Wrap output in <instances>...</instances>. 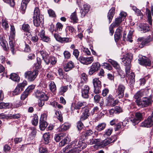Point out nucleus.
Listing matches in <instances>:
<instances>
[{
    "label": "nucleus",
    "mask_w": 153,
    "mask_h": 153,
    "mask_svg": "<svg viewBox=\"0 0 153 153\" xmlns=\"http://www.w3.org/2000/svg\"><path fill=\"white\" fill-rule=\"evenodd\" d=\"M84 144L82 141L75 140L72 141L63 149L65 153H79L83 148L82 145Z\"/></svg>",
    "instance_id": "nucleus-1"
},
{
    "label": "nucleus",
    "mask_w": 153,
    "mask_h": 153,
    "mask_svg": "<svg viewBox=\"0 0 153 153\" xmlns=\"http://www.w3.org/2000/svg\"><path fill=\"white\" fill-rule=\"evenodd\" d=\"M40 15L39 8H35L34 12L33 22L35 26L38 27L43 22V19Z\"/></svg>",
    "instance_id": "nucleus-2"
},
{
    "label": "nucleus",
    "mask_w": 153,
    "mask_h": 153,
    "mask_svg": "<svg viewBox=\"0 0 153 153\" xmlns=\"http://www.w3.org/2000/svg\"><path fill=\"white\" fill-rule=\"evenodd\" d=\"M36 95L37 97L40 99L38 103L39 107H42L44 104L45 101H47L48 99V97L44 92L40 91H37Z\"/></svg>",
    "instance_id": "nucleus-3"
},
{
    "label": "nucleus",
    "mask_w": 153,
    "mask_h": 153,
    "mask_svg": "<svg viewBox=\"0 0 153 153\" xmlns=\"http://www.w3.org/2000/svg\"><path fill=\"white\" fill-rule=\"evenodd\" d=\"M126 89V87L124 85L119 84L115 89V96L116 97L119 99L123 98L124 95V92Z\"/></svg>",
    "instance_id": "nucleus-4"
},
{
    "label": "nucleus",
    "mask_w": 153,
    "mask_h": 153,
    "mask_svg": "<svg viewBox=\"0 0 153 153\" xmlns=\"http://www.w3.org/2000/svg\"><path fill=\"white\" fill-rule=\"evenodd\" d=\"M78 88L82 89V95L83 97L87 98L88 97V94L89 93V87L88 86L83 85L82 82L79 83Z\"/></svg>",
    "instance_id": "nucleus-5"
},
{
    "label": "nucleus",
    "mask_w": 153,
    "mask_h": 153,
    "mask_svg": "<svg viewBox=\"0 0 153 153\" xmlns=\"http://www.w3.org/2000/svg\"><path fill=\"white\" fill-rule=\"evenodd\" d=\"M138 60L140 64L145 66H150L151 64L150 60L145 56L139 55L138 57Z\"/></svg>",
    "instance_id": "nucleus-6"
},
{
    "label": "nucleus",
    "mask_w": 153,
    "mask_h": 153,
    "mask_svg": "<svg viewBox=\"0 0 153 153\" xmlns=\"http://www.w3.org/2000/svg\"><path fill=\"white\" fill-rule=\"evenodd\" d=\"M135 102L138 106L140 108L146 107L148 106L151 102V100L147 97H143L141 100H136Z\"/></svg>",
    "instance_id": "nucleus-7"
},
{
    "label": "nucleus",
    "mask_w": 153,
    "mask_h": 153,
    "mask_svg": "<svg viewBox=\"0 0 153 153\" xmlns=\"http://www.w3.org/2000/svg\"><path fill=\"white\" fill-rule=\"evenodd\" d=\"M38 74V71L35 70L33 71H29L26 72L25 74V77L29 81H33L36 77Z\"/></svg>",
    "instance_id": "nucleus-8"
},
{
    "label": "nucleus",
    "mask_w": 153,
    "mask_h": 153,
    "mask_svg": "<svg viewBox=\"0 0 153 153\" xmlns=\"http://www.w3.org/2000/svg\"><path fill=\"white\" fill-rule=\"evenodd\" d=\"M117 100H114L112 96L109 94L106 98L105 105L107 106H114L118 102Z\"/></svg>",
    "instance_id": "nucleus-9"
},
{
    "label": "nucleus",
    "mask_w": 153,
    "mask_h": 153,
    "mask_svg": "<svg viewBox=\"0 0 153 153\" xmlns=\"http://www.w3.org/2000/svg\"><path fill=\"white\" fill-rule=\"evenodd\" d=\"M93 83L94 88V92L96 94H98L100 92V89L101 87V82L99 79L95 78L93 79Z\"/></svg>",
    "instance_id": "nucleus-10"
},
{
    "label": "nucleus",
    "mask_w": 153,
    "mask_h": 153,
    "mask_svg": "<svg viewBox=\"0 0 153 153\" xmlns=\"http://www.w3.org/2000/svg\"><path fill=\"white\" fill-rule=\"evenodd\" d=\"M27 82L24 81L22 83L19 84L13 92L14 95H17L19 94L23 90L25 86L27 85Z\"/></svg>",
    "instance_id": "nucleus-11"
},
{
    "label": "nucleus",
    "mask_w": 153,
    "mask_h": 153,
    "mask_svg": "<svg viewBox=\"0 0 153 153\" xmlns=\"http://www.w3.org/2000/svg\"><path fill=\"white\" fill-rule=\"evenodd\" d=\"M100 67V63L98 62L93 63L91 66L88 73L90 75H92L95 72L97 71Z\"/></svg>",
    "instance_id": "nucleus-12"
},
{
    "label": "nucleus",
    "mask_w": 153,
    "mask_h": 153,
    "mask_svg": "<svg viewBox=\"0 0 153 153\" xmlns=\"http://www.w3.org/2000/svg\"><path fill=\"white\" fill-rule=\"evenodd\" d=\"M79 60L82 63L87 65L91 63L93 61L94 59L92 57H84L80 56Z\"/></svg>",
    "instance_id": "nucleus-13"
},
{
    "label": "nucleus",
    "mask_w": 153,
    "mask_h": 153,
    "mask_svg": "<svg viewBox=\"0 0 153 153\" xmlns=\"http://www.w3.org/2000/svg\"><path fill=\"white\" fill-rule=\"evenodd\" d=\"M89 111V110L87 107H85L82 108V114L80 117V120H84L88 117L90 115Z\"/></svg>",
    "instance_id": "nucleus-14"
},
{
    "label": "nucleus",
    "mask_w": 153,
    "mask_h": 153,
    "mask_svg": "<svg viewBox=\"0 0 153 153\" xmlns=\"http://www.w3.org/2000/svg\"><path fill=\"white\" fill-rule=\"evenodd\" d=\"M151 118L149 116L147 119L144 120L141 124V126L149 128L153 125V120H151Z\"/></svg>",
    "instance_id": "nucleus-15"
},
{
    "label": "nucleus",
    "mask_w": 153,
    "mask_h": 153,
    "mask_svg": "<svg viewBox=\"0 0 153 153\" xmlns=\"http://www.w3.org/2000/svg\"><path fill=\"white\" fill-rule=\"evenodd\" d=\"M122 30L123 28L121 26L119 27L116 29L114 36L115 41H118L121 37Z\"/></svg>",
    "instance_id": "nucleus-16"
},
{
    "label": "nucleus",
    "mask_w": 153,
    "mask_h": 153,
    "mask_svg": "<svg viewBox=\"0 0 153 153\" xmlns=\"http://www.w3.org/2000/svg\"><path fill=\"white\" fill-rule=\"evenodd\" d=\"M138 27L139 30L142 33H145L149 30V27L144 24L138 23Z\"/></svg>",
    "instance_id": "nucleus-17"
},
{
    "label": "nucleus",
    "mask_w": 153,
    "mask_h": 153,
    "mask_svg": "<svg viewBox=\"0 0 153 153\" xmlns=\"http://www.w3.org/2000/svg\"><path fill=\"white\" fill-rule=\"evenodd\" d=\"M57 61V58L53 56L48 57V58H46L45 59V62L47 65L49 63H51V64L52 65H54L56 63Z\"/></svg>",
    "instance_id": "nucleus-18"
},
{
    "label": "nucleus",
    "mask_w": 153,
    "mask_h": 153,
    "mask_svg": "<svg viewBox=\"0 0 153 153\" xmlns=\"http://www.w3.org/2000/svg\"><path fill=\"white\" fill-rule=\"evenodd\" d=\"M152 40V38L151 36H149L146 38L143 39L142 43L140 45L139 47L141 48H142L145 46L148 45Z\"/></svg>",
    "instance_id": "nucleus-19"
},
{
    "label": "nucleus",
    "mask_w": 153,
    "mask_h": 153,
    "mask_svg": "<svg viewBox=\"0 0 153 153\" xmlns=\"http://www.w3.org/2000/svg\"><path fill=\"white\" fill-rule=\"evenodd\" d=\"M86 139V142L88 144L90 145L96 144L98 145L99 142H101V140L99 139H93L88 138V139Z\"/></svg>",
    "instance_id": "nucleus-20"
},
{
    "label": "nucleus",
    "mask_w": 153,
    "mask_h": 153,
    "mask_svg": "<svg viewBox=\"0 0 153 153\" xmlns=\"http://www.w3.org/2000/svg\"><path fill=\"white\" fill-rule=\"evenodd\" d=\"M114 140H112L111 138H108L107 139L104 140L101 142H99L98 146H105L108 145L110 143L114 142Z\"/></svg>",
    "instance_id": "nucleus-21"
},
{
    "label": "nucleus",
    "mask_w": 153,
    "mask_h": 153,
    "mask_svg": "<svg viewBox=\"0 0 153 153\" xmlns=\"http://www.w3.org/2000/svg\"><path fill=\"white\" fill-rule=\"evenodd\" d=\"M115 8L114 7H112L109 10L108 13L107 17L109 20V23H110L112 21V19L113 18L114 15V12Z\"/></svg>",
    "instance_id": "nucleus-22"
},
{
    "label": "nucleus",
    "mask_w": 153,
    "mask_h": 153,
    "mask_svg": "<svg viewBox=\"0 0 153 153\" xmlns=\"http://www.w3.org/2000/svg\"><path fill=\"white\" fill-rule=\"evenodd\" d=\"M74 67V63L71 61H70L65 66L64 70L65 71H68L71 70Z\"/></svg>",
    "instance_id": "nucleus-23"
},
{
    "label": "nucleus",
    "mask_w": 153,
    "mask_h": 153,
    "mask_svg": "<svg viewBox=\"0 0 153 153\" xmlns=\"http://www.w3.org/2000/svg\"><path fill=\"white\" fill-rule=\"evenodd\" d=\"M22 29L24 31L27 33H26L27 35L28 34V35H31V33L30 31V27L28 24H23L22 25Z\"/></svg>",
    "instance_id": "nucleus-24"
},
{
    "label": "nucleus",
    "mask_w": 153,
    "mask_h": 153,
    "mask_svg": "<svg viewBox=\"0 0 153 153\" xmlns=\"http://www.w3.org/2000/svg\"><path fill=\"white\" fill-rule=\"evenodd\" d=\"M146 14L148 18V20L149 24L152 25V16L151 12L150 10L148 8L146 9Z\"/></svg>",
    "instance_id": "nucleus-25"
},
{
    "label": "nucleus",
    "mask_w": 153,
    "mask_h": 153,
    "mask_svg": "<svg viewBox=\"0 0 153 153\" xmlns=\"http://www.w3.org/2000/svg\"><path fill=\"white\" fill-rule=\"evenodd\" d=\"M108 61L113 65V67L117 70H119L120 68L118 64L115 61L111 59L108 60Z\"/></svg>",
    "instance_id": "nucleus-26"
},
{
    "label": "nucleus",
    "mask_w": 153,
    "mask_h": 153,
    "mask_svg": "<svg viewBox=\"0 0 153 153\" xmlns=\"http://www.w3.org/2000/svg\"><path fill=\"white\" fill-rule=\"evenodd\" d=\"M126 76L128 77V79L130 81V84L131 83L132 85L134 84L135 77L134 73H131L130 74L129 73V74L127 76Z\"/></svg>",
    "instance_id": "nucleus-27"
},
{
    "label": "nucleus",
    "mask_w": 153,
    "mask_h": 153,
    "mask_svg": "<svg viewBox=\"0 0 153 153\" xmlns=\"http://www.w3.org/2000/svg\"><path fill=\"white\" fill-rule=\"evenodd\" d=\"M10 79L16 82H18L20 80V78L19 76L15 73H12L10 76Z\"/></svg>",
    "instance_id": "nucleus-28"
},
{
    "label": "nucleus",
    "mask_w": 153,
    "mask_h": 153,
    "mask_svg": "<svg viewBox=\"0 0 153 153\" xmlns=\"http://www.w3.org/2000/svg\"><path fill=\"white\" fill-rule=\"evenodd\" d=\"M123 20L119 17L115 19V21L111 24L113 26L117 27L119 26Z\"/></svg>",
    "instance_id": "nucleus-29"
},
{
    "label": "nucleus",
    "mask_w": 153,
    "mask_h": 153,
    "mask_svg": "<svg viewBox=\"0 0 153 153\" xmlns=\"http://www.w3.org/2000/svg\"><path fill=\"white\" fill-rule=\"evenodd\" d=\"M45 144H48L49 143L50 137V134L49 133H45L43 136Z\"/></svg>",
    "instance_id": "nucleus-30"
},
{
    "label": "nucleus",
    "mask_w": 153,
    "mask_h": 153,
    "mask_svg": "<svg viewBox=\"0 0 153 153\" xmlns=\"http://www.w3.org/2000/svg\"><path fill=\"white\" fill-rule=\"evenodd\" d=\"M27 4V3L22 1L21 3V7L20 8V12L23 14H24L25 12Z\"/></svg>",
    "instance_id": "nucleus-31"
},
{
    "label": "nucleus",
    "mask_w": 153,
    "mask_h": 153,
    "mask_svg": "<svg viewBox=\"0 0 153 153\" xmlns=\"http://www.w3.org/2000/svg\"><path fill=\"white\" fill-rule=\"evenodd\" d=\"M126 34L124 33L123 36V40L124 41H125L126 40L131 42H132L133 41L132 40V34L131 33H129L127 35V38H126Z\"/></svg>",
    "instance_id": "nucleus-32"
},
{
    "label": "nucleus",
    "mask_w": 153,
    "mask_h": 153,
    "mask_svg": "<svg viewBox=\"0 0 153 153\" xmlns=\"http://www.w3.org/2000/svg\"><path fill=\"white\" fill-rule=\"evenodd\" d=\"M106 126V124L105 123L99 124L96 127V129L98 131H100L104 129Z\"/></svg>",
    "instance_id": "nucleus-33"
},
{
    "label": "nucleus",
    "mask_w": 153,
    "mask_h": 153,
    "mask_svg": "<svg viewBox=\"0 0 153 153\" xmlns=\"http://www.w3.org/2000/svg\"><path fill=\"white\" fill-rule=\"evenodd\" d=\"M38 54H40L42 57V58L45 61V59L48 58V55L45 51L43 50L40 51Z\"/></svg>",
    "instance_id": "nucleus-34"
},
{
    "label": "nucleus",
    "mask_w": 153,
    "mask_h": 153,
    "mask_svg": "<svg viewBox=\"0 0 153 153\" xmlns=\"http://www.w3.org/2000/svg\"><path fill=\"white\" fill-rule=\"evenodd\" d=\"M124 57L127 59L128 60L127 64H130L131 61L133 58V54L131 53H128L126 54Z\"/></svg>",
    "instance_id": "nucleus-35"
},
{
    "label": "nucleus",
    "mask_w": 153,
    "mask_h": 153,
    "mask_svg": "<svg viewBox=\"0 0 153 153\" xmlns=\"http://www.w3.org/2000/svg\"><path fill=\"white\" fill-rule=\"evenodd\" d=\"M93 133V131L92 130L89 129L86 131L82 135H84L85 138L86 139H88V138H89V137L91 136L92 135Z\"/></svg>",
    "instance_id": "nucleus-36"
},
{
    "label": "nucleus",
    "mask_w": 153,
    "mask_h": 153,
    "mask_svg": "<svg viewBox=\"0 0 153 153\" xmlns=\"http://www.w3.org/2000/svg\"><path fill=\"white\" fill-rule=\"evenodd\" d=\"M39 127L41 130H44L48 126V124L45 121H40Z\"/></svg>",
    "instance_id": "nucleus-37"
},
{
    "label": "nucleus",
    "mask_w": 153,
    "mask_h": 153,
    "mask_svg": "<svg viewBox=\"0 0 153 153\" xmlns=\"http://www.w3.org/2000/svg\"><path fill=\"white\" fill-rule=\"evenodd\" d=\"M68 88V85L67 86H63L61 87L59 89V94L61 95H62L67 91Z\"/></svg>",
    "instance_id": "nucleus-38"
},
{
    "label": "nucleus",
    "mask_w": 153,
    "mask_h": 153,
    "mask_svg": "<svg viewBox=\"0 0 153 153\" xmlns=\"http://www.w3.org/2000/svg\"><path fill=\"white\" fill-rule=\"evenodd\" d=\"M143 91H138L134 96V97L136 100H139V99L142 97L143 95Z\"/></svg>",
    "instance_id": "nucleus-39"
},
{
    "label": "nucleus",
    "mask_w": 153,
    "mask_h": 153,
    "mask_svg": "<svg viewBox=\"0 0 153 153\" xmlns=\"http://www.w3.org/2000/svg\"><path fill=\"white\" fill-rule=\"evenodd\" d=\"M135 117L140 122L143 119V114L140 112H137L135 114Z\"/></svg>",
    "instance_id": "nucleus-40"
},
{
    "label": "nucleus",
    "mask_w": 153,
    "mask_h": 153,
    "mask_svg": "<svg viewBox=\"0 0 153 153\" xmlns=\"http://www.w3.org/2000/svg\"><path fill=\"white\" fill-rule=\"evenodd\" d=\"M131 7L132 9L136 13L138 16H141V17L143 16V14L140 10L134 6H132Z\"/></svg>",
    "instance_id": "nucleus-41"
},
{
    "label": "nucleus",
    "mask_w": 153,
    "mask_h": 153,
    "mask_svg": "<svg viewBox=\"0 0 153 153\" xmlns=\"http://www.w3.org/2000/svg\"><path fill=\"white\" fill-rule=\"evenodd\" d=\"M10 104L8 103H5L0 101V108H9L10 106Z\"/></svg>",
    "instance_id": "nucleus-42"
},
{
    "label": "nucleus",
    "mask_w": 153,
    "mask_h": 153,
    "mask_svg": "<svg viewBox=\"0 0 153 153\" xmlns=\"http://www.w3.org/2000/svg\"><path fill=\"white\" fill-rule=\"evenodd\" d=\"M32 122L33 125L36 126L37 125L38 122V118L37 115H35L33 116Z\"/></svg>",
    "instance_id": "nucleus-43"
},
{
    "label": "nucleus",
    "mask_w": 153,
    "mask_h": 153,
    "mask_svg": "<svg viewBox=\"0 0 153 153\" xmlns=\"http://www.w3.org/2000/svg\"><path fill=\"white\" fill-rule=\"evenodd\" d=\"M39 153H49L47 149L45 146H42L39 148Z\"/></svg>",
    "instance_id": "nucleus-44"
},
{
    "label": "nucleus",
    "mask_w": 153,
    "mask_h": 153,
    "mask_svg": "<svg viewBox=\"0 0 153 153\" xmlns=\"http://www.w3.org/2000/svg\"><path fill=\"white\" fill-rule=\"evenodd\" d=\"M72 39L70 38L63 37L61 39L60 42L62 43H65L69 42L71 41Z\"/></svg>",
    "instance_id": "nucleus-45"
},
{
    "label": "nucleus",
    "mask_w": 153,
    "mask_h": 153,
    "mask_svg": "<svg viewBox=\"0 0 153 153\" xmlns=\"http://www.w3.org/2000/svg\"><path fill=\"white\" fill-rule=\"evenodd\" d=\"M84 103L81 102H78L76 103L74 105V109H79L81 107L84 106Z\"/></svg>",
    "instance_id": "nucleus-46"
},
{
    "label": "nucleus",
    "mask_w": 153,
    "mask_h": 153,
    "mask_svg": "<svg viewBox=\"0 0 153 153\" xmlns=\"http://www.w3.org/2000/svg\"><path fill=\"white\" fill-rule=\"evenodd\" d=\"M70 127V125L68 123H65L62 124L60 127L61 131H65L68 129Z\"/></svg>",
    "instance_id": "nucleus-47"
},
{
    "label": "nucleus",
    "mask_w": 153,
    "mask_h": 153,
    "mask_svg": "<svg viewBox=\"0 0 153 153\" xmlns=\"http://www.w3.org/2000/svg\"><path fill=\"white\" fill-rule=\"evenodd\" d=\"M2 25L3 27L6 30H7L9 28V25L7 21L5 19H2Z\"/></svg>",
    "instance_id": "nucleus-48"
},
{
    "label": "nucleus",
    "mask_w": 153,
    "mask_h": 153,
    "mask_svg": "<svg viewBox=\"0 0 153 153\" xmlns=\"http://www.w3.org/2000/svg\"><path fill=\"white\" fill-rule=\"evenodd\" d=\"M129 120L134 126L138 124L140 122L135 117H131L130 118Z\"/></svg>",
    "instance_id": "nucleus-49"
},
{
    "label": "nucleus",
    "mask_w": 153,
    "mask_h": 153,
    "mask_svg": "<svg viewBox=\"0 0 153 153\" xmlns=\"http://www.w3.org/2000/svg\"><path fill=\"white\" fill-rule=\"evenodd\" d=\"M66 30L67 32H68L69 33H75L76 32L75 29L71 26H67L66 28Z\"/></svg>",
    "instance_id": "nucleus-50"
},
{
    "label": "nucleus",
    "mask_w": 153,
    "mask_h": 153,
    "mask_svg": "<svg viewBox=\"0 0 153 153\" xmlns=\"http://www.w3.org/2000/svg\"><path fill=\"white\" fill-rule=\"evenodd\" d=\"M70 18L71 20L73 21L74 22H76L78 20V18L76 13L74 12L72 13L71 15Z\"/></svg>",
    "instance_id": "nucleus-51"
},
{
    "label": "nucleus",
    "mask_w": 153,
    "mask_h": 153,
    "mask_svg": "<svg viewBox=\"0 0 153 153\" xmlns=\"http://www.w3.org/2000/svg\"><path fill=\"white\" fill-rule=\"evenodd\" d=\"M113 129L110 128L106 131L105 134L103 135L104 137H106L107 136H110L113 131Z\"/></svg>",
    "instance_id": "nucleus-52"
},
{
    "label": "nucleus",
    "mask_w": 153,
    "mask_h": 153,
    "mask_svg": "<svg viewBox=\"0 0 153 153\" xmlns=\"http://www.w3.org/2000/svg\"><path fill=\"white\" fill-rule=\"evenodd\" d=\"M57 119L59 120L60 122L62 121L63 118L61 112L60 111H56L55 112Z\"/></svg>",
    "instance_id": "nucleus-53"
},
{
    "label": "nucleus",
    "mask_w": 153,
    "mask_h": 153,
    "mask_svg": "<svg viewBox=\"0 0 153 153\" xmlns=\"http://www.w3.org/2000/svg\"><path fill=\"white\" fill-rule=\"evenodd\" d=\"M6 45H7V43L6 41L1 40V45L3 49L5 51H7L8 48V47H7Z\"/></svg>",
    "instance_id": "nucleus-54"
},
{
    "label": "nucleus",
    "mask_w": 153,
    "mask_h": 153,
    "mask_svg": "<svg viewBox=\"0 0 153 153\" xmlns=\"http://www.w3.org/2000/svg\"><path fill=\"white\" fill-rule=\"evenodd\" d=\"M50 88L52 92L55 91L56 90V87L55 84L53 82H51L50 85Z\"/></svg>",
    "instance_id": "nucleus-55"
},
{
    "label": "nucleus",
    "mask_w": 153,
    "mask_h": 153,
    "mask_svg": "<svg viewBox=\"0 0 153 153\" xmlns=\"http://www.w3.org/2000/svg\"><path fill=\"white\" fill-rule=\"evenodd\" d=\"M36 133V131L35 128H33V129H32L30 135L31 139H33L35 137Z\"/></svg>",
    "instance_id": "nucleus-56"
},
{
    "label": "nucleus",
    "mask_w": 153,
    "mask_h": 153,
    "mask_svg": "<svg viewBox=\"0 0 153 153\" xmlns=\"http://www.w3.org/2000/svg\"><path fill=\"white\" fill-rule=\"evenodd\" d=\"M62 138L63 137L62 134H56L54 137L55 140L57 142H59Z\"/></svg>",
    "instance_id": "nucleus-57"
},
{
    "label": "nucleus",
    "mask_w": 153,
    "mask_h": 153,
    "mask_svg": "<svg viewBox=\"0 0 153 153\" xmlns=\"http://www.w3.org/2000/svg\"><path fill=\"white\" fill-rule=\"evenodd\" d=\"M80 121L78 122L77 124V127L79 131H81L83 127V125Z\"/></svg>",
    "instance_id": "nucleus-58"
},
{
    "label": "nucleus",
    "mask_w": 153,
    "mask_h": 153,
    "mask_svg": "<svg viewBox=\"0 0 153 153\" xmlns=\"http://www.w3.org/2000/svg\"><path fill=\"white\" fill-rule=\"evenodd\" d=\"M35 86L33 85H31L28 87L26 89L25 91L28 94L32 92V90L34 88Z\"/></svg>",
    "instance_id": "nucleus-59"
},
{
    "label": "nucleus",
    "mask_w": 153,
    "mask_h": 153,
    "mask_svg": "<svg viewBox=\"0 0 153 153\" xmlns=\"http://www.w3.org/2000/svg\"><path fill=\"white\" fill-rule=\"evenodd\" d=\"M48 13L51 17H56V15L54 11L52 9H49L48 10Z\"/></svg>",
    "instance_id": "nucleus-60"
},
{
    "label": "nucleus",
    "mask_w": 153,
    "mask_h": 153,
    "mask_svg": "<svg viewBox=\"0 0 153 153\" xmlns=\"http://www.w3.org/2000/svg\"><path fill=\"white\" fill-rule=\"evenodd\" d=\"M47 114L46 113H44L41 115L40 119V121H45L47 119Z\"/></svg>",
    "instance_id": "nucleus-61"
},
{
    "label": "nucleus",
    "mask_w": 153,
    "mask_h": 153,
    "mask_svg": "<svg viewBox=\"0 0 153 153\" xmlns=\"http://www.w3.org/2000/svg\"><path fill=\"white\" fill-rule=\"evenodd\" d=\"M10 149V146L7 144H6L4 147V151L5 153L9 152Z\"/></svg>",
    "instance_id": "nucleus-62"
},
{
    "label": "nucleus",
    "mask_w": 153,
    "mask_h": 153,
    "mask_svg": "<svg viewBox=\"0 0 153 153\" xmlns=\"http://www.w3.org/2000/svg\"><path fill=\"white\" fill-rule=\"evenodd\" d=\"M109 91V90L108 88H105L103 89L102 92V95L103 97L106 96L107 95Z\"/></svg>",
    "instance_id": "nucleus-63"
},
{
    "label": "nucleus",
    "mask_w": 153,
    "mask_h": 153,
    "mask_svg": "<svg viewBox=\"0 0 153 153\" xmlns=\"http://www.w3.org/2000/svg\"><path fill=\"white\" fill-rule=\"evenodd\" d=\"M64 55L65 59H69L71 56V54L69 52L67 51H65L64 52Z\"/></svg>",
    "instance_id": "nucleus-64"
}]
</instances>
